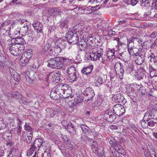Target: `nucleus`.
<instances>
[{"mask_svg": "<svg viewBox=\"0 0 157 157\" xmlns=\"http://www.w3.org/2000/svg\"><path fill=\"white\" fill-rule=\"evenodd\" d=\"M63 57H57L50 59L48 61V66L52 69H60L63 66Z\"/></svg>", "mask_w": 157, "mask_h": 157, "instance_id": "nucleus-1", "label": "nucleus"}, {"mask_svg": "<svg viewBox=\"0 0 157 157\" xmlns=\"http://www.w3.org/2000/svg\"><path fill=\"white\" fill-rule=\"evenodd\" d=\"M25 48V46H23V45L22 47H21L19 45L15 44L10 46L9 51L12 55L17 56L21 54L24 52Z\"/></svg>", "mask_w": 157, "mask_h": 157, "instance_id": "nucleus-2", "label": "nucleus"}, {"mask_svg": "<svg viewBox=\"0 0 157 157\" xmlns=\"http://www.w3.org/2000/svg\"><path fill=\"white\" fill-rule=\"evenodd\" d=\"M109 142L111 147L116 151L120 153L122 152L121 151L123 150V147L115 138H112L109 141Z\"/></svg>", "mask_w": 157, "mask_h": 157, "instance_id": "nucleus-3", "label": "nucleus"}, {"mask_svg": "<svg viewBox=\"0 0 157 157\" xmlns=\"http://www.w3.org/2000/svg\"><path fill=\"white\" fill-rule=\"evenodd\" d=\"M116 115L111 110L108 109L105 112L103 118L109 122H113L116 118Z\"/></svg>", "mask_w": 157, "mask_h": 157, "instance_id": "nucleus-4", "label": "nucleus"}, {"mask_svg": "<svg viewBox=\"0 0 157 157\" xmlns=\"http://www.w3.org/2000/svg\"><path fill=\"white\" fill-rule=\"evenodd\" d=\"M61 94L57 86H56L52 89L50 93V96L54 100H58L60 98H61Z\"/></svg>", "mask_w": 157, "mask_h": 157, "instance_id": "nucleus-5", "label": "nucleus"}, {"mask_svg": "<svg viewBox=\"0 0 157 157\" xmlns=\"http://www.w3.org/2000/svg\"><path fill=\"white\" fill-rule=\"evenodd\" d=\"M113 111L115 115L121 116L123 114L125 111L123 105L119 104H117L113 106Z\"/></svg>", "mask_w": 157, "mask_h": 157, "instance_id": "nucleus-6", "label": "nucleus"}, {"mask_svg": "<svg viewBox=\"0 0 157 157\" xmlns=\"http://www.w3.org/2000/svg\"><path fill=\"white\" fill-rule=\"evenodd\" d=\"M61 76V72H52L48 76V78L52 79V81L55 83L58 82L60 80V77Z\"/></svg>", "mask_w": 157, "mask_h": 157, "instance_id": "nucleus-7", "label": "nucleus"}, {"mask_svg": "<svg viewBox=\"0 0 157 157\" xmlns=\"http://www.w3.org/2000/svg\"><path fill=\"white\" fill-rule=\"evenodd\" d=\"M59 90L62 93H65L66 92L70 93L71 90L70 86L67 84H61L57 85Z\"/></svg>", "mask_w": 157, "mask_h": 157, "instance_id": "nucleus-8", "label": "nucleus"}, {"mask_svg": "<svg viewBox=\"0 0 157 157\" xmlns=\"http://www.w3.org/2000/svg\"><path fill=\"white\" fill-rule=\"evenodd\" d=\"M85 96H88V100H91L94 96V91L91 88L88 87L83 92Z\"/></svg>", "mask_w": 157, "mask_h": 157, "instance_id": "nucleus-9", "label": "nucleus"}, {"mask_svg": "<svg viewBox=\"0 0 157 157\" xmlns=\"http://www.w3.org/2000/svg\"><path fill=\"white\" fill-rule=\"evenodd\" d=\"M113 99L119 102H122L123 103H125L126 102V100L123 96L121 94H117L114 96L112 98Z\"/></svg>", "mask_w": 157, "mask_h": 157, "instance_id": "nucleus-10", "label": "nucleus"}, {"mask_svg": "<svg viewBox=\"0 0 157 157\" xmlns=\"http://www.w3.org/2000/svg\"><path fill=\"white\" fill-rule=\"evenodd\" d=\"M40 142L41 143L40 145V148H41L44 150V152L46 151V150H50V144L47 141H43Z\"/></svg>", "mask_w": 157, "mask_h": 157, "instance_id": "nucleus-11", "label": "nucleus"}, {"mask_svg": "<svg viewBox=\"0 0 157 157\" xmlns=\"http://www.w3.org/2000/svg\"><path fill=\"white\" fill-rule=\"evenodd\" d=\"M14 39V44L19 45L21 47H22V45L25 46L24 44H26V41L24 39L21 37H18Z\"/></svg>", "mask_w": 157, "mask_h": 157, "instance_id": "nucleus-12", "label": "nucleus"}, {"mask_svg": "<svg viewBox=\"0 0 157 157\" xmlns=\"http://www.w3.org/2000/svg\"><path fill=\"white\" fill-rule=\"evenodd\" d=\"M33 72H30L29 71H26L25 74L24 76L26 81L29 84L32 83L33 82V78L31 75Z\"/></svg>", "mask_w": 157, "mask_h": 157, "instance_id": "nucleus-13", "label": "nucleus"}, {"mask_svg": "<svg viewBox=\"0 0 157 157\" xmlns=\"http://www.w3.org/2000/svg\"><path fill=\"white\" fill-rule=\"evenodd\" d=\"M8 96L10 97H14L16 99L18 100H20L21 102H22L23 103H25L24 102H23L22 101L23 100H22V96L17 91H15L12 93V94H9L8 95Z\"/></svg>", "mask_w": 157, "mask_h": 157, "instance_id": "nucleus-14", "label": "nucleus"}, {"mask_svg": "<svg viewBox=\"0 0 157 157\" xmlns=\"http://www.w3.org/2000/svg\"><path fill=\"white\" fill-rule=\"evenodd\" d=\"M44 80L42 79H40V80L41 81V82L40 83H41V86L43 88H45L49 85V83L48 82V76L46 75H44Z\"/></svg>", "mask_w": 157, "mask_h": 157, "instance_id": "nucleus-15", "label": "nucleus"}, {"mask_svg": "<svg viewBox=\"0 0 157 157\" xmlns=\"http://www.w3.org/2000/svg\"><path fill=\"white\" fill-rule=\"evenodd\" d=\"M68 42L71 44L74 45L78 44V38L76 34H74V35L72 36V38L69 40Z\"/></svg>", "mask_w": 157, "mask_h": 157, "instance_id": "nucleus-16", "label": "nucleus"}, {"mask_svg": "<svg viewBox=\"0 0 157 157\" xmlns=\"http://www.w3.org/2000/svg\"><path fill=\"white\" fill-rule=\"evenodd\" d=\"M93 68V65L87 67H84L82 70V72L86 75L90 74Z\"/></svg>", "mask_w": 157, "mask_h": 157, "instance_id": "nucleus-17", "label": "nucleus"}, {"mask_svg": "<svg viewBox=\"0 0 157 157\" xmlns=\"http://www.w3.org/2000/svg\"><path fill=\"white\" fill-rule=\"evenodd\" d=\"M145 57L144 56H139L135 60L136 63L138 65H141L144 61Z\"/></svg>", "mask_w": 157, "mask_h": 157, "instance_id": "nucleus-18", "label": "nucleus"}, {"mask_svg": "<svg viewBox=\"0 0 157 157\" xmlns=\"http://www.w3.org/2000/svg\"><path fill=\"white\" fill-rule=\"evenodd\" d=\"M29 61L27 58L22 55L20 59V63L22 66H25L28 63Z\"/></svg>", "mask_w": 157, "mask_h": 157, "instance_id": "nucleus-19", "label": "nucleus"}, {"mask_svg": "<svg viewBox=\"0 0 157 157\" xmlns=\"http://www.w3.org/2000/svg\"><path fill=\"white\" fill-rule=\"evenodd\" d=\"M50 11V14L52 15L59 14L61 12V11L59 9L54 8L51 9Z\"/></svg>", "mask_w": 157, "mask_h": 157, "instance_id": "nucleus-20", "label": "nucleus"}, {"mask_svg": "<svg viewBox=\"0 0 157 157\" xmlns=\"http://www.w3.org/2000/svg\"><path fill=\"white\" fill-rule=\"evenodd\" d=\"M17 151L15 149H11L9 152L8 157H17Z\"/></svg>", "mask_w": 157, "mask_h": 157, "instance_id": "nucleus-21", "label": "nucleus"}, {"mask_svg": "<svg viewBox=\"0 0 157 157\" xmlns=\"http://www.w3.org/2000/svg\"><path fill=\"white\" fill-rule=\"evenodd\" d=\"M36 148L35 145H31L30 148L28 150L27 152V155L28 157H30L33 154L34 150Z\"/></svg>", "mask_w": 157, "mask_h": 157, "instance_id": "nucleus-22", "label": "nucleus"}, {"mask_svg": "<svg viewBox=\"0 0 157 157\" xmlns=\"http://www.w3.org/2000/svg\"><path fill=\"white\" fill-rule=\"evenodd\" d=\"M78 26L81 29V31L85 32H88V30L90 29V27H87L86 26L84 25L83 24H78Z\"/></svg>", "mask_w": 157, "mask_h": 157, "instance_id": "nucleus-23", "label": "nucleus"}, {"mask_svg": "<svg viewBox=\"0 0 157 157\" xmlns=\"http://www.w3.org/2000/svg\"><path fill=\"white\" fill-rule=\"evenodd\" d=\"M67 72L68 75L73 74H74L76 73L75 68L74 66H71L70 67H68L67 69Z\"/></svg>", "mask_w": 157, "mask_h": 157, "instance_id": "nucleus-24", "label": "nucleus"}, {"mask_svg": "<svg viewBox=\"0 0 157 157\" xmlns=\"http://www.w3.org/2000/svg\"><path fill=\"white\" fill-rule=\"evenodd\" d=\"M115 50L113 49L109 50L107 52V58L109 59H111L114 57L115 58Z\"/></svg>", "mask_w": 157, "mask_h": 157, "instance_id": "nucleus-25", "label": "nucleus"}, {"mask_svg": "<svg viewBox=\"0 0 157 157\" xmlns=\"http://www.w3.org/2000/svg\"><path fill=\"white\" fill-rule=\"evenodd\" d=\"M95 84L96 86H99L103 82V81L100 76H98L96 79Z\"/></svg>", "mask_w": 157, "mask_h": 157, "instance_id": "nucleus-26", "label": "nucleus"}, {"mask_svg": "<svg viewBox=\"0 0 157 157\" xmlns=\"http://www.w3.org/2000/svg\"><path fill=\"white\" fill-rule=\"evenodd\" d=\"M74 35L73 34V32L71 31H69L66 34V38L67 41H69V40L71 39L72 37V36Z\"/></svg>", "mask_w": 157, "mask_h": 157, "instance_id": "nucleus-27", "label": "nucleus"}, {"mask_svg": "<svg viewBox=\"0 0 157 157\" xmlns=\"http://www.w3.org/2000/svg\"><path fill=\"white\" fill-rule=\"evenodd\" d=\"M101 57V56L98 55V54L97 53L96 54L95 53V54H93L90 56L91 60L94 61H95L99 59Z\"/></svg>", "mask_w": 157, "mask_h": 157, "instance_id": "nucleus-28", "label": "nucleus"}, {"mask_svg": "<svg viewBox=\"0 0 157 157\" xmlns=\"http://www.w3.org/2000/svg\"><path fill=\"white\" fill-rule=\"evenodd\" d=\"M24 56H25L26 58L29 60L32 57V55L31 52H25L22 55Z\"/></svg>", "mask_w": 157, "mask_h": 157, "instance_id": "nucleus-29", "label": "nucleus"}, {"mask_svg": "<svg viewBox=\"0 0 157 157\" xmlns=\"http://www.w3.org/2000/svg\"><path fill=\"white\" fill-rule=\"evenodd\" d=\"M25 129L27 132H30L29 134L32 133V128L28 123H26L24 127Z\"/></svg>", "mask_w": 157, "mask_h": 157, "instance_id": "nucleus-30", "label": "nucleus"}, {"mask_svg": "<svg viewBox=\"0 0 157 157\" xmlns=\"http://www.w3.org/2000/svg\"><path fill=\"white\" fill-rule=\"evenodd\" d=\"M144 118L145 119H152L153 118V114L152 113L147 112L145 113L144 115Z\"/></svg>", "mask_w": 157, "mask_h": 157, "instance_id": "nucleus-31", "label": "nucleus"}, {"mask_svg": "<svg viewBox=\"0 0 157 157\" xmlns=\"http://www.w3.org/2000/svg\"><path fill=\"white\" fill-rule=\"evenodd\" d=\"M90 146L91 147L92 149H94V150H96L98 148V145L96 142H95L94 140H92V142L90 144Z\"/></svg>", "mask_w": 157, "mask_h": 157, "instance_id": "nucleus-32", "label": "nucleus"}, {"mask_svg": "<svg viewBox=\"0 0 157 157\" xmlns=\"http://www.w3.org/2000/svg\"><path fill=\"white\" fill-rule=\"evenodd\" d=\"M70 79L72 81H75L77 80V77L76 75V73H75L74 74H71L68 75Z\"/></svg>", "mask_w": 157, "mask_h": 157, "instance_id": "nucleus-33", "label": "nucleus"}, {"mask_svg": "<svg viewBox=\"0 0 157 157\" xmlns=\"http://www.w3.org/2000/svg\"><path fill=\"white\" fill-rule=\"evenodd\" d=\"M71 93V91L70 93L66 92L65 93H62L61 94V98H63L65 99L68 98L70 95Z\"/></svg>", "mask_w": 157, "mask_h": 157, "instance_id": "nucleus-34", "label": "nucleus"}, {"mask_svg": "<svg viewBox=\"0 0 157 157\" xmlns=\"http://www.w3.org/2000/svg\"><path fill=\"white\" fill-rule=\"evenodd\" d=\"M48 53L49 55L53 56L56 55L54 48H51L49 49L48 51Z\"/></svg>", "mask_w": 157, "mask_h": 157, "instance_id": "nucleus-35", "label": "nucleus"}, {"mask_svg": "<svg viewBox=\"0 0 157 157\" xmlns=\"http://www.w3.org/2000/svg\"><path fill=\"white\" fill-rule=\"evenodd\" d=\"M55 54H58L60 53L62 51L61 48L59 46H56L54 48Z\"/></svg>", "mask_w": 157, "mask_h": 157, "instance_id": "nucleus-36", "label": "nucleus"}, {"mask_svg": "<svg viewBox=\"0 0 157 157\" xmlns=\"http://www.w3.org/2000/svg\"><path fill=\"white\" fill-rule=\"evenodd\" d=\"M112 40L114 42L116 43L117 45H116V47H118V44L120 43V39L119 37H113Z\"/></svg>", "mask_w": 157, "mask_h": 157, "instance_id": "nucleus-37", "label": "nucleus"}, {"mask_svg": "<svg viewBox=\"0 0 157 157\" xmlns=\"http://www.w3.org/2000/svg\"><path fill=\"white\" fill-rule=\"evenodd\" d=\"M17 126V128H15L16 129L15 131H16V132L15 133L17 134L18 135H19L21 132V127L20 124H18Z\"/></svg>", "mask_w": 157, "mask_h": 157, "instance_id": "nucleus-38", "label": "nucleus"}, {"mask_svg": "<svg viewBox=\"0 0 157 157\" xmlns=\"http://www.w3.org/2000/svg\"><path fill=\"white\" fill-rule=\"evenodd\" d=\"M81 128L83 132L85 133H86L88 132L89 128L87 126L84 125H81Z\"/></svg>", "mask_w": 157, "mask_h": 157, "instance_id": "nucleus-39", "label": "nucleus"}, {"mask_svg": "<svg viewBox=\"0 0 157 157\" xmlns=\"http://www.w3.org/2000/svg\"><path fill=\"white\" fill-rule=\"evenodd\" d=\"M6 44L8 45L14 44H15L14 39V38H10L7 41Z\"/></svg>", "mask_w": 157, "mask_h": 157, "instance_id": "nucleus-40", "label": "nucleus"}, {"mask_svg": "<svg viewBox=\"0 0 157 157\" xmlns=\"http://www.w3.org/2000/svg\"><path fill=\"white\" fill-rule=\"evenodd\" d=\"M97 53L98 54V55L102 56L103 54V49L101 48L98 47L97 48Z\"/></svg>", "mask_w": 157, "mask_h": 157, "instance_id": "nucleus-41", "label": "nucleus"}, {"mask_svg": "<svg viewBox=\"0 0 157 157\" xmlns=\"http://www.w3.org/2000/svg\"><path fill=\"white\" fill-rule=\"evenodd\" d=\"M121 67V65L120 63L117 62L116 63L115 65V69L116 71L117 72V71H118V69H120Z\"/></svg>", "mask_w": 157, "mask_h": 157, "instance_id": "nucleus-42", "label": "nucleus"}, {"mask_svg": "<svg viewBox=\"0 0 157 157\" xmlns=\"http://www.w3.org/2000/svg\"><path fill=\"white\" fill-rule=\"evenodd\" d=\"M141 124L143 128H148L147 122L145 121H141Z\"/></svg>", "mask_w": 157, "mask_h": 157, "instance_id": "nucleus-43", "label": "nucleus"}, {"mask_svg": "<svg viewBox=\"0 0 157 157\" xmlns=\"http://www.w3.org/2000/svg\"><path fill=\"white\" fill-rule=\"evenodd\" d=\"M63 65L64 64H69L70 63L71 61V60L68 59L66 58L63 57Z\"/></svg>", "mask_w": 157, "mask_h": 157, "instance_id": "nucleus-44", "label": "nucleus"}, {"mask_svg": "<svg viewBox=\"0 0 157 157\" xmlns=\"http://www.w3.org/2000/svg\"><path fill=\"white\" fill-rule=\"evenodd\" d=\"M156 123L154 121H150L149 122H147L148 126L150 127H154V126Z\"/></svg>", "mask_w": 157, "mask_h": 157, "instance_id": "nucleus-45", "label": "nucleus"}, {"mask_svg": "<svg viewBox=\"0 0 157 157\" xmlns=\"http://www.w3.org/2000/svg\"><path fill=\"white\" fill-rule=\"evenodd\" d=\"M86 46V44L85 43L84 41L83 43H81L79 44V47L80 50H85Z\"/></svg>", "mask_w": 157, "mask_h": 157, "instance_id": "nucleus-46", "label": "nucleus"}, {"mask_svg": "<svg viewBox=\"0 0 157 157\" xmlns=\"http://www.w3.org/2000/svg\"><path fill=\"white\" fill-rule=\"evenodd\" d=\"M9 71L11 75L13 77L15 73H16L15 70L12 67H10Z\"/></svg>", "mask_w": 157, "mask_h": 157, "instance_id": "nucleus-47", "label": "nucleus"}, {"mask_svg": "<svg viewBox=\"0 0 157 157\" xmlns=\"http://www.w3.org/2000/svg\"><path fill=\"white\" fill-rule=\"evenodd\" d=\"M68 26L67 23H65L63 22L61 23L60 27L61 28H64V29L67 28Z\"/></svg>", "mask_w": 157, "mask_h": 157, "instance_id": "nucleus-48", "label": "nucleus"}, {"mask_svg": "<svg viewBox=\"0 0 157 157\" xmlns=\"http://www.w3.org/2000/svg\"><path fill=\"white\" fill-rule=\"evenodd\" d=\"M71 129L72 130H74V127L72 123L71 122H69L67 124L66 128Z\"/></svg>", "mask_w": 157, "mask_h": 157, "instance_id": "nucleus-49", "label": "nucleus"}, {"mask_svg": "<svg viewBox=\"0 0 157 157\" xmlns=\"http://www.w3.org/2000/svg\"><path fill=\"white\" fill-rule=\"evenodd\" d=\"M21 30L22 31L23 33H24V34L27 33L28 30V26L26 25V27H24L22 28Z\"/></svg>", "mask_w": 157, "mask_h": 157, "instance_id": "nucleus-50", "label": "nucleus"}, {"mask_svg": "<svg viewBox=\"0 0 157 157\" xmlns=\"http://www.w3.org/2000/svg\"><path fill=\"white\" fill-rule=\"evenodd\" d=\"M29 136H27V138L26 139L27 140V142L28 143H30L31 141V140H32V133H30Z\"/></svg>", "mask_w": 157, "mask_h": 157, "instance_id": "nucleus-51", "label": "nucleus"}, {"mask_svg": "<svg viewBox=\"0 0 157 157\" xmlns=\"http://www.w3.org/2000/svg\"><path fill=\"white\" fill-rule=\"evenodd\" d=\"M149 70L150 71V76L152 77H153L155 75H152V73L153 72H154V71H155V69L152 67H150Z\"/></svg>", "mask_w": 157, "mask_h": 157, "instance_id": "nucleus-52", "label": "nucleus"}, {"mask_svg": "<svg viewBox=\"0 0 157 157\" xmlns=\"http://www.w3.org/2000/svg\"><path fill=\"white\" fill-rule=\"evenodd\" d=\"M157 36V33L155 31L153 32L149 36L150 37L152 38H154Z\"/></svg>", "mask_w": 157, "mask_h": 157, "instance_id": "nucleus-53", "label": "nucleus"}, {"mask_svg": "<svg viewBox=\"0 0 157 157\" xmlns=\"http://www.w3.org/2000/svg\"><path fill=\"white\" fill-rule=\"evenodd\" d=\"M139 0H131V4L132 6H134L139 2Z\"/></svg>", "mask_w": 157, "mask_h": 157, "instance_id": "nucleus-54", "label": "nucleus"}, {"mask_svg": "<svg viewBox=\"0 0 157 157\" xmlns=\"http://www.w3.org/2000/svg\"><path fill=\"white\" fill-rule=\"evenodd\" d=\"M49 45L48 44H45L44 46V49L45 51H47L50 48Z\"/></svg>", "mask_w": 157, "mask_h": 157, "instance_id": "nucleus-55", "label": "nucleus"}, {"mask_svg": "<svg viewBox=\"0 0 157 157\" xmlns=\"http://www.w3.org/2000/svg\"><path fill=\"white\" fill-rule=\"evenodd\" d=\"M62 124L63 125V126L65 127V128H66V127L68 124L67 121L65 120H63L62 122Z\"/></svg>", "mask_w": 157, "mask_h": 157, "instance_id": "nucleus-56", "label": "nucleus"}, {"mask_svg": "<svg viewBox=\"0 0 157 157\" xmlns=\"http://www.w3.org/2000/svg\"><path fill=\"white\" fill-rule=\"evenodd\" d=\"M117 72L118 73H120V75H122L124 73V71L123 69L121 67L120 69H118V71H117Z\"/></svg>", "mask_w": 157, "mask_h": 157, "instance_id": "nucleus-57", "label": "nucleus"}, {"mask_svg": "<svg viewBox=\"0 0 157 157\" xmlns=\"http://www.w3.org/2000/svg\"><path fill=\"white\" fill-rule=\"evenodd\" d=\"M155 152L154 150H151L149 151V154L150 155H151V157H152V155H154L155 156Z\"/></svg>", "mask_w": 157, "mask_h": 157, "instance_id": "nucleus-58", "label": "nucleus"}, {"mask_svg": "<svg viewBox=\"0 0 157 157\" xmlns=\"http://www.w3.org/2000/svg\"><path fill=\"white\" fill-rule=\"evenodd\" d=\"M35 25H34V26H33V27L34 28L35 31L37 33H39L38 31L39 26H36Z\"/></svg>", "mask_w": 157, "mask_h": 157, "instance_id": "nucleus-59", "label": "nucleus"}, {"mask_svg": "<svg viewBox=\"0 0 157 157\" xmlns=\"http://www.w3.org/2000/svg\"><path fill=\"white\" fill-rule=\"evenodd\" d=\"M108 34L109 35H114L115 34V32L112 30H109L108 32Z\"/></svg>", "mask_w": 157, "mask_h": 157, "instance_id": "nucleus-60", "label": "nucleus"}, {"mask_svg": "<svg viewBox=\"0 0 157 157\" xmlns=\"http://www.w3.org/2000/svg\"><path fill=\"white\" fill-rule=\"evenodd\" d=\"M126 70L128 73H130L132 71V69L131 67H128Z\"/></svg>", "mask_w": 157, "mask_h": 157, "instance_id": "nucleus-61", "label": "nucleus"}, {"mask_svg": "<svg viewBox=\"0 0 157 157\" xmlns=\"http://www.w3.org/2000/svg\"><path fill=\"white\" fill-rule=\"evenodd\" d=\"M111 129H116L117 128V126L115 125H111L109 127Z\"/></svg>", "mask_w": 157, "mask_h": 157, "instance_id": "nucleus-62", "label": "nucleus"}, {"mask_svg": "<svg viewBox=\"0 0 157 157\" xmlns=\"http://www.w3.org/2000/svg\"><path fill=\"white\" fill-rule=\"evenodd\" d=\"M4 151L2 150H0V157H2L4 155Z\"/></svg>", "mask_w": 157, "mask_h": 157, "instance_id": "nucleus-63", "label": "nucleus"}, {"mask_svg": "<svg viewBox=\"0 0 157 157\" xmlns=\"http://www.w3.org/2000/svg\"><path fill=\"white\" fill-rule=\"evenodd\" d=\"M6 145L8 147H10L12 145L13 143L11 141H9L6 143Z\"/></svg>", "mask_w": 157, "mask_h": 157, "instance_id": "nucleus-64", "label": "nucleus"}]
</instances>
